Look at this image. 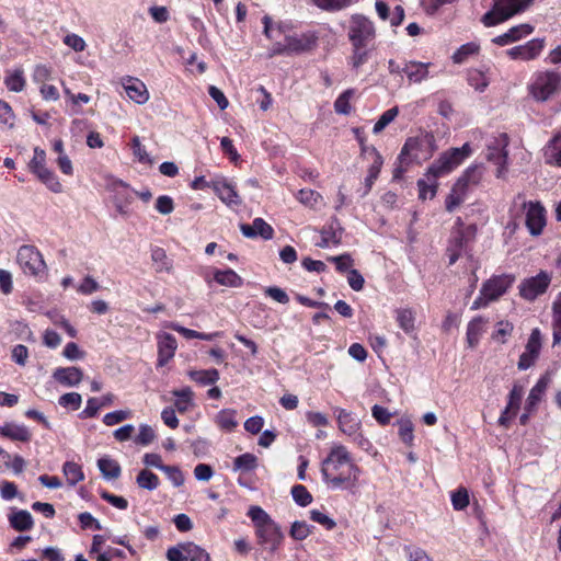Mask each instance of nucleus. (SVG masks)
<instances>
[{
	"instance_id": "nucleus-49",
	"label": "nucleus",
	"mask_w": 561,
	"mask_h": 561,
	"mask_svg": "<svg viewBox=\"0 0 561 561\" xmlns=\"http://www.w3.org/2000/svg\"><path fill=\"white\" fill-rule=\"evenodd\" d=\"M156 438V433L153 428L148 424H140L139 433L135 437V443L137 445L147 446L153 442Z\"/></svg>"
},
{
	"instance_id": "nucleus-25",
	"label": "nucleus",
	"mask_w": 561,
	"mask_h": 561,
	"mask_svg": "<svg viewBox=\"0 0 561 561\" xmlns=\"http://www.w3.org/2000/svg\"><path fill=\"white\" fill-rule=\"evenodd\" d=\"M10 526L16 531H27L34 527L33 516L28 511L15 510L9 517Z\"/></svg>"
},
{
	"instance_id": "nucleus-40",
	"label": "nucleus",
	"mask_w": 561,
	"mask_h": 561,
	"mask_svg": "<svg viewBox=\"0 0 561 561\" xmlns=\"http://www.w3.org/2000/svg\"><path fill=\"white\" fill-rule=\"evenodd\" d=\"M468 82L476 91L483 92L490 84V78L485 72L473 69L469 71Z\"/></svg>"
},
{
	"instance_id": "nucleus-22",
	"label": "nucleus",
	"mask_w": 561,
	"mask_h": 561,
	"mask_svg": "<svg viewBox=\"0 0 561 561\" xmlns=\"http://www.w3.org/2000/svg\"><path fill=\"white\" fill-rule=\"evenodd\" d=\"M0 435L11 440L23 443L28 442L32 437V434L26 426L13 422H7L3 425H0Z\"/></svg>"
},
{
	"instance_id": "nucleus-34",
	"label": "nucleus",
	"mask_w": 561,
	"mask_h": 561,
	"mask_svg": "<svg viewBox=\"0 0 561 561\" xmlns=\"http://www.w3.org/2000/svg\"><path fill=\"white\" fill-rule=\"evenodd\" d=\"M190 378L203 386L214 385L219 379V371L215 368L206 370H191L188 371Z\"/></svg>"
},
{
	"instance_id": "nucleus-8",
	"label": "nucleus",
	"mask_w": 561,
	"mask_h": 561,
	"mask_svg": "<svg viewBox=\"0 0 561 561\" xmlns=\"http://www.w3.org/2000/svg\"><path fill=\"white\" fill-rule=\"evenodd\" d=\"M561 87V76L554 71H545L536 75L530 85V93L535 100L545 102L558 92Z\"/></svg>"
},
{
	"instance_id": "nucleus-6",
	"label": "nucleus",
	"mask_w": 561,
	"mask_h": 561,
	"mask_svg": "<svg viewBox=\"0 0 561 561\" xmlns=\"http://www.w3.org/2000/svg\"><path fill=\"white\" fill-rule=\"evenodd\" d=\"M16 261L23 273L37 279L47 275V265L42 253L34 245H22L18 250Z\"/></svg>"
},
{
	"instance_id": "nucleus-27",
	"label": "nucleus",
	"mask_w": 561,
	"mask_h": 561,
	"mask_svg": "<svg viewBox=\"0 0 561 561\" xmlns=\"http://www.w3.org/2000/svg\"><path fill=\"white\" fill-rule=\"evenodd\" d=\"M428 66L430 64L411 61L409 64H405L404 68H402V72L407 75L410 81L421 82L428 75Z\"/></svg>"
},
{
	"instance_id": "nucleus-4",
	"label": "nucleus",
	"mask_w": 561,
	"mask_h": 561,
	"mask_svg": "<svg viewBox=\"0 0 561 561\" xmlns=\"http://www.w3.org/2000/svg\"><path fill=\"white\" fill-rule=\"evenodd\" d=\"M322 474L334 486L348 479L351 472V456L345 446L335 445L322 461Z\"/></svg>"
},
{
	"instance_id": "nucleus-16",
	"label": "nucleus",
	"mask_w": 561,
	"mask_h": 561,
	"mask_svg": "<svg viewBox=\"0 0 561 561\" xmlns=\"http://www.w3.org/2000/svg\"><path fill=\"white\" fill-rule=\"evenodd\" d=\"M287 50L289 55H299L310 51L317 45V37L312 33L286 35Z\"/></svg>"
},
{
	"instance_id": "nucleus-55",
	"label": "nucleus",
	"mask_w": 561,
	"mask_h": 561,
	"mask_svg": "<svg viewBox=\"0 0 561 561\" xmlns=\"http://www.w3.org/2000/svg\"><path fill=\"white\" fill-rule=\"evenodd\" d=\"M186 554L187 561H209V554L192 542L186 543Z\"/></svg>"
},
{
	"instance_id": "nucleus-59",
	"label": "nucleus",
	"mask_w": 561,
	"mask_h": 561,
	"mask_svg": "<svg viewBox=\"0 0 561 561\" xmlns=\"http://www.w3.org/2000/svg\"><path fill=\"white\" fill-rule=\"evenodd\" d=\"M316 7L327 10L336 11L348 4L350 0H310Z\"/></svg>"
},
{
	"instance_id": "nucleus-39",
	"label": "nucleus",
	"mask_w": 561,
	"mask_h": 561,
	"mask_svg": "<svg viewBox=\"0 0 561 561\" xmlns=\"http://www.w3.org/2000/svg\"><path fill=\"white\" fill-rule=\"evenodd\" d=\"M397 321L399 327L405 332L411 333L414 331L415 313L412 309L404 308L397 310Z\"/></svg>"
},
{
	"instance_id": "nucleus-11",
	"label": "nucleus",
	"mask_w": 561,
	"mask_h": 561,
	"mask_svg": "<svg viewBox=\"0 0 561 561\" xmlns=\"http://www.w3.org/2000/svg\"><path fill=\"white\" fill-rule=\"evenodd\" d=\"M523 207L526 209L525 225L531 236H539L546 226V209L540 202H525Z\"/></svg>"
},
{
	"instance_id": "nucleus-2",
	"label": "nucleus",
	"mask_w": 561,
	"mask_h": 561,
	"mask_svg": "<svg viewBox=\"0 0 561 561\" xmlns=\"http://www.w3.org/2000/svg\"><path fill=\"white\" fill-rule=\"evenodd\" d=\"M376 28L368 18L353 15V66L364 64L370 51L375 49Z\"/></svg>"
},
{
	"instance_id": "nucleus-28",
	"label": "nucleus",
	"mask_w": 561,
	"mask_h": 561,
	"mask_svg": "<svg viewBox=\"0 0 561 561\" xmlns=\"http://www.w3.org/2000/svg\"><path fill=\"white\" fill-rule=\"evenodd\" d=\"M485 322L483 317L478 316L468 323L467 342L470 347H474L479 343Z\"/></svg>"
},
{
	"instance_id": "nucleus-14",
	"label": "nucleus",
	"mask_w": 561,
	"mask_h": 561,
	"mask_svg": "<svg viewBox=\"0 0 561 561\" xmlns=\"http://www.w3.org/2000/svg\"><path fill=\"white\" fill-rule=\"evenodd\" d=\"M545 47L542 38H533L524 45L514 46L506 50V55L513 60H533L537 58Z\"/></svg>"
},
{
	"instance_id": "nucleus-63",
	"label": "nucleus",
	"mask_w": 561,
	"mask_h": 561,
	"mask_svg": "<svg viewBox=\"0 0 561 561\" xmlns=\"http://www.w3.org/2000/svg\"><path fill=\"white\" fill-rule=\"evenodd\" d=\"M167 558L169 561H187L186 543L169 548Z\"/></svg>"
},
{
	"instance_id": "nucleus-15",
	"label": "nucleus",
	"mask_w": 561,
	"mask_h": 561,
	"mask_svg": "<svg viewBox=\"0 0 561 561\" xmlns=\"http://www.w3.org/2000/svg\"><path fill=\"white\" fill-rule=\"evenodd\" d=\"M213 191L229 207L241 204L236 186L224 176H215L213 179Z\"/></svg>"
},
{
	"instance_id": "nucleus-23",
	"label": "nucleus",
	"mask_w": 561,
	"mask_h": 561,
	"mask_svg": "<svg viewBox=\"0 0 561 561\" xmlns=\"http://www.w3.org/2000/svg\"><path fill=\"white\" fill-rule=\"evenodd\" d=\"M547 164L561 167V131H558L543 148Z\"/></svg>"
},
{
	"instance_id": "nucleus-26",
	"label": "nucleus",
	"mask_w": 561,
	"mask_h": 561,
	"mask_svg": "<svg viewBox=\"0 0 561 561\" xmlns=\"http://www.w3.org/2000/svg\"><path fill=\"white\" fill-rule=\"evenodd\" d=\"M98 468L106 480L117 479L122 472L119 463L110 457L100 458L98 460Z\"/></svg>"
},
{
	"instance_id": "nucleus-24",
	"label": "nucleus",
	"mask_w": 561,
	"mask_h": 561,
	"mask_svg": "<svg viewBox=\"0 0 561 561\" xmlns=\"http://www.w3.org/2000/svg\"><path fill=\"white\" fill-rule=\"evenodd\" d=\"M124 89L127 96L137 104H144L149 99L145 83L138 79L129 78L126 83H124Z\"/></svg>"
},
{
	"instance_id": "nucleus-3",
	"label": "nucleus",
	"mask_w": 561,
	"mask_h": 561,
	"mask_svg": "<svg viewBox=\"0 0 561 561\" xmlns=\"http://www.w3.org/2000/svg\"><path fill=\"white\" fill-rule=\"evenodd\" d=\"M248 516L255 527L259 543L270 552H275L284 539L279 525L262 507L256 505L249 508Z\"/></svg>"
},
{
	"instance_id": "nucleus-50",
	"label": "nucleus",
	"mask_w": 561,
	"mask_h": 561,
	"mask_svg": "<svg viewBox=\"0 0 561 561\" xmlns=\"http://www.w3.org/2000/svg\"><path fill=\"white\" fill-rule=\"evenodd\" d=\"M399 436L401 440L411 446L414 439L413 424L409 419H402L399 421Z\"/></svg>"
},
{
	"instance_id": "nucleus-1",
	"label": "nucleus",
	"mask_w": 561,
	"mask_h": 561,
	"mask_svg": "<svg viewBox=\"0 0 561 561\" xmlns=\"http://www.w3.org/2000/svg\"><path fill=\"white\" fill-rule=\"evenodd\" d=\"M471 154V147L468 142H466L460 148H451L440 157L434 161L427 170L426 180L420 179L417 181L419 187V197L421 199L433 198L437 192V182L436 180L439 176H443L458 165L462 163V161Z\"/></svg>"
},
{
	"instance_id": "nucleus-10",
	"label": "nucleus",
	"mask_w": 561,
	"mask_h": 561,
	"mask_svg": "<svg viewBox=\"0 0 561 561\" xmlns=\"http://www.w3.org/2000/svg\"><path fill=\"white\" fill-rule=\"evenodd\" d=\"M551 283V276L545 271L536 276L524 279L519 285V295L529 301L546 293Z\"/></svg>"
},
{
	"instance_id": "nucleus-62",
	"label": "nucleus",
	"mask_w": 561,
	"mask_h": 561,
	"mask_svg": "<svg viewBox=\"0 0 561 561\" xmlns=\"http://www.w3.org/2000/svg\"><path fill=\"white\" fill-rule=\"evenodd\" d=\"M162 471L167 474L168 479L174 486H181L183 484L184 477L178 467L165 465V467L162 468Z\"/></svg>"
},
{
	"instance_id": "nucleus-35",
	"label": "nucleus",
	"mask_w": 561,
	"mask_h": 561,
	"mask_svg": "<svg viewBox=\"0 0 561 561\" xmlns=\"http://www.w3.org/2000/svg\"><path fill=\"white\" fill-rule=\"evenodd\" d=\"M214 279L224 286L240 287L242 285V278L232 270L228 268L225 271H216Z\"/></svg>"
},
{
	"instance_id": "nucleus-42",
	"label": "nucleus",
	"mask_w": 561,
	"mask_h": 561,
	"mask_svg": "<svg viewBox=\"0 0 561 561\" xmlns=\"http://www.w3.org/2000/svg\"><path fill=\"white\" fill-rule=\"evenodd\" d=\"M4 83L10 91L21 92L25 87V79L21 69L8 72Z\"/></svg>"
},
{
	"instance_id": "nucleus-20",
	"label": "nucleus",
	"mask_w": 561,
	"mask_h": 561,
	"mask_svg": "<svg viewBox=\"0 0 561 561\" xmlns=\"http://www.w3.org/2000/svg\"><path fill=\"white\" fill-rule=\"evenodd\" d=\"M53 377L64 386L76 387L82 381L83 373L80 368L75 366L59 367L55 369Z\"/></svg>"
},
{
	"instance_id": "nucleus-44",
	"label": "nucleus",
	"mask_w": 561,
	"mask_h": 561,
	"mask_svg": "<svg viewBox=\"0 0 561 561\" xmlns=\"http://www.w3.org/2000/svg\"><path fill=\"white\" fill-rule=\"evenodd\" d=\"M480 49V46L474 43V42H470V43H466L463 45H461L453 55V61L455 64H462L467 60V58L469 56H472L474 54H477Z\"/></svg>"
},
{
	"instance_id": "nucleus-33",
	"label": "nucleus",
	"mask_w": 561,
	"mask_h": 561,
	"mask_svg": "<svg viewBox=\"0 0 561 561\" xmlns=\"http://www.w3.org/2000/svg\"><path fill=\"white\" fill-rule=\"evenodd\" d=\"M553 345L561 343V293L552 304Z\"/></svg>"
},
{
	"instance_id": "nucleus-36",
	"label": "nucleus",
	"mask_w": 561,
	"mask_h": 561,
	"mask_svg": "<svg viewBox=\"0 0 561 561\" xmlns=\"http://www.w3.org/2000/svg\"><path fill=\"white\" fill-rule=\"evenodd\" d=\"M62 472L68 484L71 486L76 485L84 479L82 468L73 461H66L62 466Z\"/></svg>"
},
{
	"instance_id": "nucleus-43",
	"label": "nucleus",
	"mask_w": 561,
	"mask_h": 561,
	"mask_svg": "<svg viewBox=\"0 0 561 561\" xmlns=\"http://www.w3.org/2000/svg\"><path fill=\"white\" fill-rule=\"evenodd\" d=\"M37 179L47 186L54 193L62 192V185L59 182L57 175L49 169H46L38 174H36Z\"/></svg>"
},
{
	"instance_id": "nucleus-60",
	"label": "nucleus",
	"mask_w": 561,
	"mask_h": 561,
	"mask_svg": "<svg viewBox=\"0 0 561 561\" xmlns=\"http://www.w3.org/2000/svg\"><path fill=\"white\" fill-rule=\"evenodd\" d=\"M100 496L118 510H126L128 507V502L125 497L112 494L106 490L100 491Z\"/></svg>"
},
{
	"instance_id": "nucleus-57",
	"label": "nucleus",
	"mask_w": 561,
	"mask_h": 561,
	"mask_svg": "<svg viewBox=\"0 0 561 561\" xmlns=\"http://www.w3.org/2000/svg\"><path fill=\"white\" fill-rule=\"evenodd\" d=\"M130 417L129 410H117L106 413L103 417V423L107 426L116 425Z\"/></svg>"
},
{
	"instance_id": "nucleus-9",
	"label": "nucleus",
	"mask_w": 561,
	"mask_h": 561,
	"mask_svg": "<svg viewBox=\"0 0 561 561\" xmlns=\"http://www.w3.org/2000/svg\"><path fill=\"white\" fill-rule=\"evenodd\" d=\"M508 137L500 134L486 144V159L497 165L496 176L501 178L506 171Z\"/></svg>"
},
{
	"instance_id": "nucleus-64",
	"label": "nucleus",
	"mask_w": 561,
	"mask_h": 561,
	"mask_svg": "<svg viewBox=\"0 0 561 561\" xmlns=\"http://www.w3.org/2000/svg\"><path fill=\"white\" fill-rule=\"evenodd\" d=\"M405 551H407L409 561H433V559L428 556V553L422 548L407 547Z\"/></svg>"
},
{
	"instance_id": "nucleus-58",
	"label": "nucleus",
	"mask_w": 561,
	"mask_h": 561,
	"mask_svg": "<svg viewBox=\"0 0 561 561\" xmlns=\"http://www.w3.org/2000/svg\"><path fill=\"white\" fill-rule=\"evenodd\" d=\"M524 393V389L519 385H514L510 394H508V402L506 408L513 410V414H516L517 410L519 409V404L522 401V397Z\"/></svg>"
},
{
	"instance_id": "nucleus-7",
	"label": "nucleus",
	"mask_w": 561,
	"mask_h": 561,
	"mask_svg": "<svg viewBox=\"0 0 561 561\" xmlns=\"http://www.w3.org/2000/svg\"><path fill=\"white\" fill-rule=\"evenodd\" d=\"M353 131L355 133L356 138L358 139L362 146L360 160L365 162L367 167L368 174L365 179V188L363 191V195H366L371 190L375 181L377 180L381 167L383 164V160L381 154L376 150L375 147L365 146L363 144L358 129H353Z\"/></svg>"
},
{
	"instance_id": "nucleus-45",
	"label": "nucleus",
	"mask_w": 561,
	"mask_h": 561,
	"mask_svg": "<svg viewBox=\"0 0 561 561\" xmlns=\"http://www.w3.org/2000/svg\"><path fill=\"white\" fill-rule=\"evenodd\" d=\"M28 169L33 174H38L39 172L48 169L46 167V152L45 150L36 147L34 149V156L28 163Z\"/></svg>"
},
{
	"instance_id": "nucleus-46",
	"label": "nucleus",
	"mask_w": 561,
	"mask_h": 561,
	"mask_svg": "<svg viewBox=\"0 0 561 561\" xmlns=\"http://www.w3.org/2000/svg\"><path fill=\"white\" fill-rule=\"evenodd\" d=\"M482 178V172L479 167L468 168L463 174L457 180L456 183H461L462 187L468 190L470 184H478Z\"/></svg>"
},
{
	"instance_id": "nucleus-52",
	"label": "nucleus",
	"mask_w": 561,
	"mask_h": 561,
	"mask_svg": "<svg viewBox=\"0 0 561 561\" xmlns=\"http://www.w3.org/2000/svg\"><path fill=\"white\" fill-rule=\"evenodd\" d=\"M131 149H133V154L135 156V158L138 159L139 162L148 163V164L152 163L151 158L149 157L145 147L141 145L140 138L138 136H135L131 139Z\"/></svg>"
},
{
	"instance_id": "nucleus-53",
	"label": "nucleus",
	"mask_w": 561,
	"mask_h": 561,
	"mask_svg": "<svg viewBox=\"0 0 561 561\" xmlns=\"http://www.w3.org/2000/svg\"><path fill=\"white\" fill-rule=\"evenodd\" d=\"M451 504L454 510L462 511L469 505V494L466 489H459L451 493Z\"/></svg>"
},
{
	"instance_id": "nucleus-18",
	"label": "nucleus",
	"mask_w": 561,
	"mask_h": 561,
	"mask_svg": "<svg viewBox=\"0 0 561 561\" xmlns=\"http://www.w3.org/2000/svg\"><path fill=\"white\" fill-rule=\"evenodd\" d=\"M178 343L170 333H162L158 337V365L164 366L175 354Z\"/></svg>"
},
{
	"instance_id": "nucleus-30",
	"label": "nucleus",
	"mask_w": 561,
	"mask_h": 561,
	"mask_svg": "<svg viewBox=\"0 0 561 561\" xmlns=\"http://www.w3.org/2000/svg\"><path fill=\"white\" fill-rule=\"evenodd\" d=\"M172 394L175 397L174 407L180 413L188 411L193 405V391L190 387L175 389Z\"/></svg>"
},
{
	"instance_id": "nucleus-38",
	"label": "nucleus",
	"mask_w": 561,
	"mask_h": 561,
	"mask_svg": "<svg viewBox=\"0 0 561 561\" xmlns=\"http://www.w3.org/2000/svg\"><path fill=\"white\" fill-rule=\"evenodd\" d=\"M257 467V457L245 453L238 456L233 461V471L250 472Z\"/></svg>"
},
{
	"instance_id": "nucleus-61",
	"label": "nucleus",
	"mask_w": 561,
	"mask_h": 561,
	"mask_svg": "<svg viewBox=\"0 0 561 561\" xmlns=\"http://www.w3.org/2000/svg\"><path fill=\"white\" fill-rule=\"evenodd\" d=\"M14 125V114L11 106L0 100V126L12 127Z\"/></svg>"
},
{
	"instance_id": "nucleus-48",
	"label": "nucleus",
	"mask_w": 561,
	"mask_h": 561,
	"mask_svg": "<svg viewBox=\"0 0 561 561\" xmlns=\"http://www.w3.org/2000/svg\"><path fill=\"white\" fill-rule=\"evenodd\" d=\"M291 495H293L294 501L299 506H302V507L309 505L312 502V495L307 490V488L302 484L294 485L291 488Z\"/></svg>"
},
{
	"instance_id": "nucleus-21",
	"label": "nucleus",
	"mask_w": 561,
	"mask_h": 561,
	"mask_svg": "<svg viewBox=\"0 0 561 561\" xmlns=\"http://www.w3.org/2000/svg\"><path fill=\"white\" fill-rule=\"evenodd\" d=\"M550 381L551 378L547 373L543 376H541L537 383L531 388L526 400V411L528 413L533 412L536 409L537 404L541 401L542 396L545 394Z\"/></svg>"
},
{
	"instance_id": "nucleus-31",
	"label": "nucleus",
	"mask_w": 561,
	"mask_h": 561,
	"mask_svg": "<svg viewBox=\"0 0 561 561\" xmlns=\"http://www.w3.org/2000/svg\"><path fill=\"white\" fill-rule=\"evenodd\" d=\"M476 231L477 228L472 225L468 226L463 230H458L449 247L462 252L466 249L467 243L474 238Z\"/></svg>"
},
{
	"instance_id": "nucleus-51",
	"label": "nucleus",
	"mask_w": 561,
	"mask_h": 561,
	"mask_svg": "<svg viewBox=\"0 0 561 561\" xmlns=\"http://www.w3.org/2000/svg\"><path fill=\"white\" fill-rule=\"evenodd\" d=\"M513 329L514 327L510 321H499L496 323V330L494 331L492 337L500 343H505L506 337L512 334Z\"/></svg>"
},
{
	"instance_id": "nucleus-37",
	"label": "nucleus",
	"mask_w": 561,
	"mask_h": 561,
	"mask_svg": "<svg viewBox=\"0 0 561 561\" xmlns=\"http://www.w3.org/2000/svg\"><path fill=\"white\" fill-rule=\"evenodd\" d=\"M236 410L224 409L216 415V424L224 431L231 432L237 425Z\"/></svg>"
},
{
	"instance_id": "nucleus-17",
	"label": "nucleus",
	"mask_w": 561,
	"mask_h": 561,
	"mask_svg": "<svg viewBox=\"0 0 561 561\" xmlns=\"http://www.w3.org/2000/svg\"><path fill=\"white\" fill-rule=\"evenodd\" d=\"M240 230L247 238L253 239L261 237L264 240H271L274 236V229L262 218H255L251 225L241 224Z\"/></svg>"
},
{
	"instance_id": "nucleus-54",
	"label": "nucleus",
	"mask_w": 561,
	"mask_h": 561,
	"mask_svg": "<svg viewBox=\"0 0 561 561\" xmlns=\"http://www.w3.org/2000/svg\"><path fill=\"white\" fill-rule=\"evenodd\" d=\"M81 402H82L81 394H79L77 392L65 393L58 400V403L61 407L70 408L73 411H76L80 408Z\"/></svg>"
},
{
	"instance_id": "nucleus-12",
	"label": "nucleus",
	"mask_w": 561,
	"mask_h": 561,
	"mask_svg": "<svg viewBox=\"0 0 561 561\" xmlns=\"http://www.w3.org/2000/svg\"><path fill=\"white\" fill-rule=\"evenodd\" d=\"M514 276L508 274L496 275L482 284L481 294L489 300H497L512 286Z\"/></svg>"
},
{
	"instance_id": "nucleus-41",
	"label": "nucleus",
	"mask_w": 561,
	"mask_h": 561,
	"mask_svg": "<svg viewBox=\"0 0 561 561\" xmlns=\"http://www.w3.org/2000/svg\"><path fill=\"white\" fill-rule=\"evenodd\" d=\"M136 483L141 489L152 491L158 488L159 478L153 472L144 469L138 473V476L136 478Z\"/></svg>"
},
{
	"instance_id": "nucleus-19",
	"label": "nucleus",
	"mask_w": 561,
	"mask_h": 561,
	"mask_svg": "<svg viewBox=\"0 0 561 561\" xmlns=\"http://www.w3.org/2000/svg\"><path fill=\"white\" fill-rule=\"evenodd\" d=\"M375 9L382 21H389L391 26H399L404 20V9L401 5H396L392 13H390L389 5L381 0L375 2Z\"/></svg>"
},
{
	"instance_id": "nucleus-29",
	"label": "nucleus",
	"mask_w": 561,
	"mask_h": 561,
	"mask_svg": "<svg viewBox=\"0 0 561 561\" xmlns=\"http://www.w3.org/2000/svg\"><path fill=\"white\" fill-rule=\"evenodd\" d=\"M467 191L461 183H455L450 193L445 201L446 210L453 213L460 204L463 203Z\"/></svg>"
},
{
	"instance_id": "nucleus-5",
	"label": "nucleus",
	"mask_w": 561,
	"mask_h": 561,
	"mask_svg": "<svg viewBox=\"0 0 561 561\" xmlns=\"http://www.w3.org/2000/svg\"><path fill=\"white\" fill-rule=\"evenodd\" d=\"M534 0H495L493 8L482 16L485 26L502 23L525 11Z\"/></svg>"
},
{
	"instance_id": "nucleus-13",
	"label": "nucleus",
	"mask_w": 561,
	"mask_h": 561,
	"mask_svg": "<svg viewBox=\"0 0 561 561\" xmlns=\"http://www.w3.org/2000/svg\"><path fill=\"white\" fill-rule=\"evenodd\" d=\"M541 350V333L538 328L534 329L525 346V352L519 356L517 367L526 370L531 367L539 356Z\"/></svg>"
},
{
	"instance_id": "nucleus-56",
	"label": "nucleus",
	"mask_w": 561,
	"mask_h": 561,
	"mask_svg": "<svg viewBox=\"0 0 561 561\" xmlns=\"http://www.w3.org/2000/svg\"><path fill=\"white\" fill-rule=\"evenodd\" d=\"M310 534V526L306 522L296 520L290 527L289 535L295 540H304Z\"/></svg>"
},
{
	"instance_id": "nucleus-47",
	"label": "nucleus",
	"mask_w": 561,
	"mask_h": 561,
	"mask_svg": "<svg viewBox=\"0 0 561 561\" xmlns=\"http://www.w3.org/2000/svg\"><path fill=\"white\" fill-rule=\"evenodd\" d=\"M398 114H399V108L397 106L391 107V108L387 110L386 112H383L381 114V116L379 117V119L374 125L373 131L375 134H379L380 131H382L391 122L394 121V118L398 116Z\"/></svg>"
},
{
	"instance_id": "nucleus-32",
	"label": "nucleus",
	"mask_w": 561,
	"mask_h": 561,
	"mask_svg": "<svg viewBox=\"0 0 561 561\" xmlns=\"http://www.w3.org/2000/svg\"><path fill=\"white\" fill-rule=\"evenodd\" d=\"M151 260L157 273H169L172 268V263L162 248L154 247L151 249Z\"/></svg>"
}]
</instances>
